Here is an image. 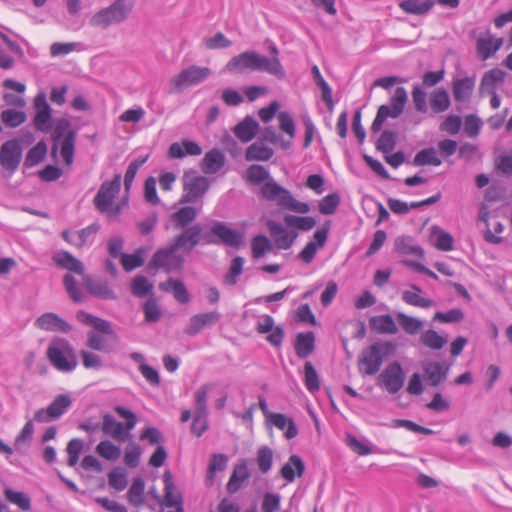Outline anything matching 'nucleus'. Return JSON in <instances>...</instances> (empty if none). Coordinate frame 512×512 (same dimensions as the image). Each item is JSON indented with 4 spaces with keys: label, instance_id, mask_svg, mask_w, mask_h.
<instances>
[{
    "label": "nucleus",
    "instance_id": "nucleus-7",
    "mask_svg": "<svg viewBox=\"0 0 512 512\" xmlns=\"http://www.w3.org/2000/svg\"><path fill=\"white\" fill-rule=\"evenodd\" d=\"M178 250L179 249L175 247L172 242L166 247L157 249L149 261V268L156 270L162 269L166 273L181 270L185 259Z\"/></svg>",
    "mask_w": 512,
    "mask_h": 512
},
{
    "label": "nucleus",
    "instance_id": "nucleus-22",
    "mask_svg": "<svg viewBox=\"0 0 512 512\" xmlns=\"http://www.w3.org/2000/svg\"><path fill=\"white\" fill-rule=\"evenodd\" d=\"M290 191L279 185L274 179L266 181L261 187V195L268 201L275 202L283 208Z\"/></svg>",
    "mask_w": 512,
    "mask_h": 512
},
{
    "label": "nucleus",
    "instance_id": "nucleus-58",
    "mask_svg": "<svg viewBox=\"0 0 512 512\" xmlns=\"http://www.w3.org/2000/svg\"><path fill=\"white\" fill-rule=\"evenodd\" d=\"M86 345L92 350L104 353H109L112 350L110 345L107 343L106 338L103 335L93 331L87 334Z\"/></svg>",
    "mask_w": 512,
    "mask_h": 512
},
{
    "label": "nucleus",
    "instance_id": "nucleus-33",
    "mask_svg": "<svg viewBox=\"0 0 512 512\" xmlns=\"http://www.w3.org/2000/svg\"><path fill=\"white\" fill-rule=\"evenodd\" d=\"M159 288L165 292L171 291L174 298L179 303L186 304L190 301L188 291L183 282L180 280L169 278L166 282L160 283Z\"/></svg>",
    "mask_w": 512,
    "mask_h": 512
},
{
    "label": "nucleus",
    "instance_id": "nucleus-31",
    "mask_svg": "<svg viewBox=\"0 0 512 512\" xmlns=\"http://www.w3.org/2000/svg\"><path fill=\"white\" fill-rule=\"evenodd\" d=\"M369 325L371 329L381 334H396L398 332L397 325L389 314L371 317Z\"/></svg>",
    "mask_w": 512,
    "mask_h": 512
},
{
    "label": "nucleus",
    "instance_id": "nucleus-46",
    "mask_svg": "<svg viewBox=\"0 0 512 512\" xmlns=\"http://www.w3.org/2000/svg\"><path fill=\"white\" fill-rule=\"evenodd\" d=\"M147 252V249L144 247H140L135 250L132 254H122L121 264L125 271L130 272L136 268L143 266L145 260L144 255Z\"/></svg>",
    "mask_w": 512,
    "mask_h": 512
},
{
    "label": "nucleus",
    "instance_id": "nucleus-62",
    "mask_svg": "<svg viewBox=\"0 0 512 512\" xmlns=\"http://www.w3.org/2000/svg\"><path fill=\"white\" fill-rule=\"evenodd\" d=\"M396 145V133L390 130L382 132L377 140L376 147L379 151L384 154H388L393 151Z\"/></svg>",
    "mask_w": 512,
    "mask_h": 512
},
{
    "label": "nucleus",
    "instance_id": "nucleus-26",
    "mask_svg": "<svg viewBox=\"0 0 512 512\" xmlns=\"http://www.w3.org/2000/svg\"><path fill=\"white\" fill-rule=\"evenodd\" d=\"M305 472V464L300 456L291 455L288 461L282 466L280 470L281 476L291 483L295 480L296 476L301 477Z\"/></svg>",
    "mask_w": 512,
    "mask_h": 512
},
{
    "label": "nucleus",
    "instance_id": "nucleus-14",
    "mask_svg": "<svg viewBox=\"0 0 512 512\" xmlns=\"http://www.w3.org/2000/svg\"><path fill=\"white\" fill-rule=\"evenodd\" d=\"M100 230V224L94 222L80 230H64L61 234L64 241L77 248L91 244Z\"/></svg>",
    "mask_w": 512,
    "mask_h": 512
},
{
    "label": "nucleus",
    "instance_id": "nucleus-34",
    "mask_svg": "<svg viewBox=\"0 0 512 512\" xmlns=\"http://www.w3.org/2000/svg\"><path fill=\"white\" fill-rule=\"evenodd\" d=\"M269 422L279 430H285V437L292 439L297 436L298 429L291 418H287L284 414L273 413L269 414Z\"/></svg>",
    "mask_w": 512,
    "mask_h": 512
},
{
    "label": "nucleus",
    "instance_id": "nucleus-37",
    "mask_svg": "<svg viewBox=\"0 0 512 512\" xmlns=\"http://www.w3.org/2000/svg\"><path fill=\"white\" fill-rule=\"evenodd\" d=\"M504 77L505 73L500 69L495 68L487 71L481 79L480 93L496 91L497 85L504 81Z\"/></svg>",
    "mask_w": 512,
    "mask_h": 512
},
{
    "label": "nucleus",
    "instance_id": "nucleus-1",
    "mask_svg": "<svg viewBox=\"0 0 512 512\" xmlns=\"http://www.w3.org/2000/svg\"><path fill=\"white\" fill-rule=\"evenodd\" d=\"M228 72L242 73L246 70L263 71L278 79L286 77L285 70L276 60L270 61L268 57L258 54L253 50L242 52L232 57L225 66Z\"/></svg>",
    "mask_w": 512,
    "mask_h": 512
},
{
    "label": "nucleus",
    "instance_id": "nucleus-8",
    "mask_svg": "<svg viewBox=\"0 0 512 512\" xmlns=\"http://www.w3.org/2000/svg\"><path fill=\"white\" fill-rule=\"evenodd\" d=\"M203 240L206 244H223L239 248L243 244L244 234L230 228L224 222L216 221L210 229V234L203 235Z\"/></svg>",
    "mask_w": 512,
    "mask_h": 512
},
{
    "label": "nucleus",
    "instance_id": "nucleus-63",
    "mask_svg": "<svg viewBox=\"0 0 512 512\" xmlns=\"http://www.w3.org/2000/svg\"><path fill=\"white\" fill-rule=\"evenodd\" d=\"M247 179L251 183L259 185L271 178L269 172L263 166L254 164L247 169Z\"/></svg>",
    "mask_w": 512,
    "mask_h": 512
},
{
    "label": "nucleus",
    "instance_id": "nucleus-17",
    "mask_svg": "<svg viewBox=\"0 0 512 512\" xmlns=\"http://www.w3.org/2000/svg\"><path fill=\"white\" fill-rule=\"evenodd\" d=\"M164 496L160 504L167 508L183 507V498L174 484L173 475L169 470L163 474Z\"/></svg>",
    "mask_w": 512,
    "mask_h": 512
},
{
    "label": "nucleus",
    "instance_id": "nucleus-23",
    "mask_svg": "<svg viewBox=\"0 0 512 512\" xmlns=\"http://www.w3.org/2000/svg\"><path fill=\"white\" fill-rule=\"evenodd\" d=\"M83 281L92 296L103 300H115L117 298L114 290L107 281L96 280L88 275L83 277Z\"/></svg>",
    "mask_w": 512,
    "mask_h": 512
},
{
    "label": "nucleus",
    "instance_id": "nucleus-15",
    "mask_svg": "<svg viewBox=\"0 0 512 512\" xmlns=\"http://www.w3.org/2000/svg\"><path fill=\"white\" fill-rule=\"evenodd\" d=\"M34 108L36 111L34 125L41 132H48L52 127V109L47 102L46 95L43 92L38 93L34 98Z\"/></svg>",
    "mask_w": 512,
    "mask_h": 512
},
{
    "label": "nucleus",
    "instance_id": "nucleus-57",
    "mask_svg": "<svg viewBox=\"0 0 512 512\" xmlns=\"http://www.w3.org/2000/svg\"><path fill=\"white\" fill-rule=\"evenodd\" d=\"M153 289V285L145 276L137 275L131 283V292L134 296L142 298L149 294Z\"/></svg>",
    "mask_w": 512,
    "mask_h": 512
},
{
    "label": "nucleus",
    "instance_id": "nucleus-2",
    "mask_svg": "<svg viewBox=\"0 0 512 512\" xmlns=\"http://www.w3.org/2000/svg\"><path fill=\"white\" fill-rule=\"evenodd\" d=\"M396 344L391 341H377L364 349L358 360L359 370L363 375H375L379 372L385 359L394 355Z\"/></svg>",
    "mask_w": 512,
    "mask_h": 512
},
{
    "label": "nucleus",
    "instance_id": "nucleus-48",
    "mask_svg": "<svg viewBox=\"0 0 512 512\" xmlns=\"http://www.w3.org/2000/svg\"><path fill=\"white\" fill-rule=\"evenodd\" d=\"M396 319H397L400 327L407 334L415 335L423 328L422 320L412 317V316H409V315H406L403 312H398L396 314Z\"/></svg>",
    "mask_w": 512,
    "mask_h": 512
},
{
    "label": "nucleus",
    "instance_id": "nucleus-40",
    "mask_svg": "<svg viewBox=\"0 0 512 512\" xmlns=\"http://www.w3.org/2000/svg\"><path fill=\"white\" fill-rule=\"evenodd\" d=\"M274 154L272 148L260 142L251 144L245 153L247 161H268Z\"/></svg>",
    "mask_w": 512,
    "mask_h": 512
},
{
    "label": "nucleus",
    "instance_id": "nucleus-13",
    "mask_svg": "<svg viewBox=\"0 0 512 512\" xmlns=\"http://www.w3.org/2000/svg\"><path fill=\"white\" fill-rule=\"evenodd\" d=\"M405 375L399 362L390 363L379 376L380 384L390 394H396L404 385Z\"/></svg>",
    "mask_w": 512,
    "mask_h": 512
},
{
    "label": "nucleus",
    "instance_id": "nucleus-56",
    "mask_svg": "<svg viewBox=\"0 0 512 512\" xmlns=\"http://www.w3.org/2000/svg\"><path fill=\"white\" fill-rule=\"evenodd\" d=\"M64 287L69 295V297L76 303H81L84 301V295L77 285V281L75 277L69 273H67L63 278Z\"/></svg>",
    "mask_w": 512,
    "mask_h": 512
},
{
    "label": "nucleus",
    "instance_id": "nucleus-3",
    "mask_svg": "<svg viewBox=\"0 0 512 512\" xmlns=\"http://www.w3.org/2000/svg\"><path fill=\"white\" fill-rule=\"evenodd\" d=\"M114 411L120 417L125 419V423L117 421L110 413H105L102 416L101 431L104 435L111 437L118 442H123L127 439L129 431L135 427L137 417L132 411L124 406H115Z\"/></svg>",
    "mask_w": 512,
    "mask_h": 512
},
{
    "label": "nucleus",
    "instance_id": "nucleus-6",
    "mask_svg": "<svg viewBox=\"0 0 512 512\" xmlns=\"http://www.w3.org/2000/svg\"><path fill=\"white\" fill-rule=\"evenodd\" d=\"M407 99L405 88L397 87L390 99V105H381L378 108L376 117L371 125V131L373 133L380 132L388 117L398 118L404 110Z\"/></svg>",
    "mask_w": 512,
    "mask_h": 512
},
{
    "label": "nucleus",
    "instance_id": "nucleus-41",
    "mask_svg": "<svg viewBox=\"0 0 512 512\" xmlns=\"http://www.w3.org/2000/svg\"><path fill=\"white\" fill-rule=\"evenodd\" d=\"M395 249L402 255L422 257L423 249L410 236H401L395 240Z\"/></svg>",
    "mask_w": 512,
    "mask_h": 512
},
{
    "label": "nucleus",
    "instance_id": "nucleus-42",
    "mask_svg": "<svg viewBox=\"0 0 512 512\" xmlns=\"http://www.w3.org/2000/svg\"><path fill=\"white\" fill-rule=\"evenodd\" d=\"M228 457L225 454H213L208 465L206 484L212 486L216 472L224 471L227 467Z\"/></svg>",
    "mask_w": 512,
    "mask_h": 512
},
{
    "label": "nucleus",
    "instance_id": "nucleus-25",
    "mask_svg": "<svg viewBox=\"0 0 512 512\" xmlns=\"http://www.w3.org/2000/svg\"><path fill=\"white\" fill-rule=\"evenodd\" d=\"M202 153L201 146L192 140H183L174 142L169 146L168 157L171 159H181L185 156H199Z\"/></svg>",
    "mask_w": 512,
    "mask_h": 512
},
{
    "label": "nucleus",
    "instance_id": "nucleus-28",
    "mask_svg": "<svg viewBox=\"0 0 512 512\" xmlns=\"http://www.w3.org/2000/svg\"><path fill=\"white\" fill-rule=\"evenodd\" d=\"M53 261L59 267L67 269L79 275L84 274L83 263L67 251H59L54 254Z\"/></svg>",
    "mask_w": 512,
    "mask_h": 512
},
{
    "label": "nucleus",
    "instance_id": "nucleus-36",
    "mask_svg": "<svg viewBox=\"0 0 512 512\" xmlns=\"http://www.w3.org/2000/svg\"><path fill=\"white\" fill-rule=\"evenodd\" d=\"M435 4V0H403L399 7L405 13L423 15L429 12Z\"/></svg>",
    "mask_w": 512,
    "mask_h": 512
},
{
    "label": "nucleus",
    "instance_id": "nucleus-53",
    "mask_svg": "<svg viewBox=\"0 0 512 512\" xmlns=\"http://www.w3.org/2000/svg\"><path fill=\"white\" fill-rule=\"evenodd\" d=\"M420 341L424 346L433 350H440L447 343V339L439 335L433 329H429L422 333Z\"/></svg>",
    "mask_w": 512,
    "mask_h": 512
},
{
    "label": "nucleus",
    "instance_id": "nucleus-24",
    "mask_svg": "<svg viewBox=\"0 0 512 512\" xmlns=\"http://www.w3.org/2000/svg\"><path fill=\"white\" fill-rule=\"evenodd\" d=\"M503 45L502 38H495L490 32L477 39L476 49L481 60H487L493 56Z\"/></svg>",
    "mask_w": 512,
    "mask_h": 512
},
{
    "label": "nucleus",
    "instance_id": "nucleus-55",
    "mask_svg": "<svg viewBox=\"0 0 512 512\" xmlns=\"http://www.w3.org/2000/svg\"><path fill=\"white\" fill-rule=\"evenodd\" d=\"M304 382L310 393L317 392L320 389V382L317 371L311 362L307 361L304 366Z\"/></svg>",
    "mask_w": 512,
    "mask_h": 512
},
{
    "label": "nucleus",
    "instance_id": "nucleus-59",
    "mask_svg": "<svg viewBox=\"0 0 512 512\" xmlns=\"http://www.w3.org/2000/svg\"><path fill=\"white\" fill-rule=\"evenodd\" d=\"M5 496L9 502L17 505L23 511H28L31 508V500L29 496L23 492L8 488L5 490Z\"/></svg>",
    "mask_w": 512,
    "mask_h": 512
},
{
    "label": "nucleus",
    "instance_id": "nucleus-5",
    "mask_svg": "<svg viewBox=\"0 0 512 512\" xmlns=\"http://www.w3.org/2000/svg\"><path fill=\"white\" fill-rule=\"evenodd\" d=\"M47 357L54 368L69 373L78 365L77 354L70 342L64 338H54L47 348Z\"/></svg>",
    "mask_w": 512,
    "mask_h": 512
},
{
    "label": "nucleus",
    "instance_id": "nucleus-43",
    "mask_svg": "<svg viewBox=\"0 0 512 512\" xmlns=\"http://www.w3.org/2000/svg\"><path fill=\"white\" fill-rule=\"evenodd\" d=\"M451 101L446 89L438 88L430 96V107L434 113H442L450 107Z\"/></svg>",
    "mask_w": 512,
    "mask_h": 512
},
{
    "label": "nucleus",
    "instance_id": "nucleus-47",
    "mask_svg": "<svg viewBox=\"0 0 512 512\" xmlns=\"http://www.w3.org/2000/svg\"><path fill=\"white\" fill-rule=\"evenodd\" d=\"M72 400L71 397L67 394L58 395L52 403L47 407L50 413V416L54 418V420L60 418L71 406Z\"/></svg>",
    "mask_w": 512,
    "mask_h": 512
},
{
    "label": "nucleus",
    "instance_id": "nucleus-39",
    "mask_svg": "<svg viewBox=\"0 0 512 512\" xmlns=\"http://www.w3.org/2000/svg\"><path fill=\"white\" fill-rule=\"evenodd\" d=\"M127 499L134 507H140L145 502V482L141 477L133 479L127 492Z\"/></svg>",
    "mask_w": 512,
    "mask_h": 512
},
{
    "label": "nucleus",
    "instance_id": "nucleus-64",
    "mask_svg": "<svg viewBox=\"0 0 512 512\" xmlns=\"http://www.w3.org/2000/svg\"><path fill=\"white\" fill-rule=\"evenodd\" d=\"M340 204V196L337 193L326 195L319 202V211L323 215L333 214Z\"/></svg>",
    "mask_w": 512,
    "mask_h": 512
},
{
    "label": "nucleus",
    "instance_id": "nucleus-35",
    "mask_svg": "<svg viewBox=\"0 0 512 512\" xmlns=\"http://www.w3.org/2000/svg\"><path fill=\"white\" fill-rule=\"evenodd\" d=\"M412 290H406L402 292V300L411 306L420 308H429L433 306L434 301L421 296L422 289L417 285H411Z\"/></svg>",
    "mask_w": 512,
    "mask_h": 512
},
{
    "label": "nucleus",
    "instance_id": "nucleus-45",
    "mask_svg": "<svg viewBox=\"0 0 512 512\" xmlns=\"http://www.w3.org/2000/svg\"><path fill=\"white\" fill-rule=\"evenodd\" d=\"M47 154V145L44 141H39L26 154L24 167L31 168L41 163Z\"/></svg>",
    "mask_w": 512,
    "mask_h": 512
},
{
    "label": "nucleus",
    "instance_id": "nucleus-30",
    "mask_svg": "<svg viewBox=\"0 0 512 512\" xmlns=\"http://www.w3.org/2000/svg\"><path fill=\"white\" fill-rule=\"evenodd\" d=\"M259 129L258 122L250 116H246L234 128L235 136L242 142L251 141L257 134Z\"/></svg>",
    "mask_w": 512,
    "mask_h": 512
},
{
    "label": "nucleus",
    "instance_id": "nucleus-54",
    "mask_svg": "<svg viewBox=\"0 0 512 512\" xmlns=\"http://www.w3.org/2000/svg\"><path fill=\"white\" fill-rule=\"evenodd\" d=\"M256 462L259 470L266 474L268 473L273 464V451L268 446H262L257 451Z\"/></svg>",
    "mask_w": 512,
    "mask_h": 512
},
{
    "label": "nucleus",
    "instance_id": "nucleus-9",
    "mask_svg": "<svg viewBox=\"0 0 512 512\" xmlns=\"http://www.w3.org/2000/svg\"><path fill=\"white\" fill-rule=\"evenodd\" d=\"M184 194L181 197L182 203H194L201 198L209 189V181L195 170L186 171L183 175Z\"/></svg>",
    "mask_w": 512,
    "mask_h": 512
},
{
    "label": "nucleus",
    "instance_id": "nucleus-18",
    "mask_svg": "<svg viewBox=\"0 0 512 512\" xmlns=\"http://www.w3.org/2000/svg\"><path fill=\"white\" fill-rule=\"evenodd\" d=\"M35 325L44 331L69 333L72 326L56 313H44L37 318Z\"/></svg>",
    "mask_w": 512,
    "mask_h": 512
},
{
    "label": "nucleus",
    "instance_id": "nucleus-4",
    "mask_svg": "<svg viewBox=\"0 0 512 512\" xmlns=\"http://www.w3.org/2000/svg\"><path fill=\"white\" fill-rule=\"evenodd\" d=\"M134 7L132 0H115L111 5L100 9L89 20L92 27L107 29L126 21Z\"/></svg>",
    "mask_w": 512,
    "mask_h": 512
},
{
    "label": "nucleus",
    "instance_id": "nucleus-49",
    "mask_svg": "<svg viewBox=\"0 0 512 512\" xmlns=\"http://www.w3.org/2000/svg\"><path fill=\"white\" fill-rule=\"evenodd\" d=\"M76 136L75 131H68L61 142L60 154L67 165H71L74 160Z\"/></svg>",
    "mask_w": 512,
    "mask_h": 512
},
{
    "label": "nucleus",
    "instance_id": "nucleus-44",
    "mask_svg": "<svg viewBox=\"0 0 512 512\" xmlns=\"http://www.w3.org/2000/svg\"><path fill=\"white\" fill-rule=\"evenodd\" d=\"M249 478V471L246 464L235 467L230 479L227 483V490L230 494L236 493L242 486L243 482Z\"/></svg>",
    "mask_w": 512,
    "mask_h": 512
},
{
    "label": "nucleus",
    "instance_id": "nucleus-21",
    "mask_svg": "<svg viewBox=\"0 0 512 512\" xmlns=\"http://www.w3.org/2000/svg\"><path fill=\"white\" fill-rule=\"evenodd\" d=\"M219 319L220 314L216 311L194 315L190 318L185 333L189 336H195L200 333L203 328L216 324Z\"/></svg>",
    "mask_w": 512,
    "mask_h": 512
},
{
    "label": "nucleus",
    "instance_id": "nucleus-50",
    "mask_svg": "<svg viewBox=\"0 0 512 512\" xmlns=\"http://www.w3.org/2000/svg\"><path fill=\"white\" fill-rule=\"evenodd\" d=\"M284 222L288 227L301 231H309L316 225L315 219L310 216L286 215Z\"/></svg>",
    "mask_w": 512,
    "mask_h": 512
},
{
    "label": "nucleus",
    "instance_id": "nucleus-61",
    "mask_svg": "<svg viewBox=\"0 0 512 512\" xmlns=\"http://www.w3.org/2000/svg\"><path fill=\"white\" fill-rule=\"evenodd\" d=\"M3 123L11 128H16L26 121V114L23 111L6 109L2 112Z\"/></svg>",
    "mask_w": 512,
    "mask_h": 512
},
{
    "label": "nucleus",
    "instance_id": "nucleus-16",
    "mask_svg": "<svg viewBox=\"0 0 512 512\" xmlns=\"http://www.w3.org/2000/svg\"><path fill=\"white\" fill-rule=\"evenodd\" d=\"M202 236V227L200 224H195L184 229L182 233L177 235L171 242L179 250L182 249L186 252H191L195 246L200 243Z\"/></svg>",
    "mask_w": 512,
    "mask_h": 512
},
{
    "label": "nucleus",
    "instance_id": "nucleus-29",
    "mask_svg": "<svg viewBox=\"0 0 512 512\" xmlns=\"http://www.w3.org/2000/svg\"><path fill=\"white\" fill-rule=\"evenodd\" d=\"M294 348L299 358H307L315 349L314 333L311 331L298 333L296 335Z\"/></svg>",
    "mask_w": 512,
    "mask_h": 512
},
{
    "label": "nucleus",
    "instance_id": "nucleus-10",
    "mask_svg": "<svg viewBox=\"0 0 512 512\" xmlns=\"http://www.w3.org/2000/svg\"><path fill=\"white\" fill-rule=\"evenodd\" d=\"M210 74L209 68L192 65L175 75L171 79V85L174 91L180 92L187 87L203 82Z\"/></svg>",
    "mask_w": 512,
    "mask_h": 512
},
{
    "label": "nucleus",
    "instance_id": "nucleus-11",
    "mask_svg": "<svg viewBox=\"0 0 512 512\" xmlns=\"http://www.w3.org/2000/svg\"><path fill=\"white\" fill-rule=\"evenodd\" d=\"M23 156V147L17 139L4 142L0 148V165L10 175L18 169Z\"/></svg>",
    "mask_w": 512,
    "mask_h": 512
},
{
    "label": "nucleus",
    "instance_id": "nucleus-12",
    "mask_svg": "<svg viewBox=\"0 0 512 512\" xmlns=\"http://www.w3.org/2000/svg\"><path fill=\"white\" fill-rule=\"evenodd\" d=\"M121 179V174H116L112 180L105 181L101 184L93 199L94 206L99 212L107 211L109 205L114 202L121 188Z\"/></svg>",
    "mask_w": 512,
    "mask_h": 512
},
{
    "label": "nucleus",
    "instance_id": "nucleus-60",
    "mask_svg": "<svg viewBox=\"0 0 512 512\" xmlns=\"http://www.w3.org/2000/svg\"><path fill=\"white\" fill-rule=\"evenodd\" d=\"M251 248L253 257L258 259L272 249V244L266 236L257 235L252 239Z\"/></svg>",
    "mask_w": 512,
    "mask_h": 512
},
{
    "label": "nucleus",
    "instance_id": "nucleus-38",
    "mask_svg": "<svg viewBox=\"0 0 512 512\" xmlns=\"http://www.w3.org/2000/svg\"><path fill=\"white\" fill-rule=\"evenodd\" d=\"M198 216V211L192 206H184L171 214V220L176 228H186Z\"/></svg>",
    "mask_w": 512,
    "mask_h": 512
},
{
    "label": "nucleus",
    "instance_id": "nucleus-51",
    "mask_svg": "<svg viewBox=\"0 0 512 512\" xmlns=\"http://www.w3.org/2000/svg\"><path fill=\"white\" fill-rule=\"evenodd\" d=\"M442 161L437 156L436 150L434 148H426L419 151L413 160V164L415 166H424V165H433L439 166Z\"/></svg>",
    "mask_w": 512,
    "mask_h": 512
},
{
    "label": "nucleus",
    "instance_id": "nucleus-27",
    "mask_svg": "<svg viewBox=\"0 0 512 512\" xmlns=\"http://www.w3.org/2000/svg\"><path fill=\"white\" fill-rule=\"evenodd\" d=\"M225 165V156L219 149L208 151L202 159L201 168L206 174H216Z\"/></svg>",
    "mask_w": 512,
    "mask_h": 512
},
{
    "label": "nucleus",
    "instance_id": "nucleus-32",
    "mask_svg": "<svg viewBox=\"0 0 512 512\" xmlns=\"http://www.w3.org/2000/svg\"><path fill=\"white\" fill-rule=\"evenodd\" d=\"M475 86V80L471 77L460 78L453 83V96L457 102L469 100Z\"/></svg>",
    "mask_w": 512,
    "mask_h": 512
},
{
    "label": "nucleus",
    "instance_id": "nucleus-19",
    "mask_svg": "<svg viewBox=\"0 0 512 512\" xmlns=\"http://www.w3.org/2000/svg\"><path fill=\"white\" fill-rule=\"evenodd\" d=\"M266 226L279 249H289L297 237L296 232H288L280 223L274 220H268Z\"/></svg>",
    "mask_w": 512,
    "mask_h": 512
},
{
    "label": "nucleus",
    "instance_id": "nucleus-20",
    "mask_svg": "<svg viewBox=\"0 0 512 512\" xmlns=\"http://www.w3.org/2000/svg\"><path fill=\"white\" fill-rule=\"evenodd\" d=\"M450 366L445 362H429L424 365L423 371L426 382L433 387L443 383L449 373Z\"/></svg>",
    "mask_w": 512,
    "mask_h": 512
},
{
    "label": "nucleus",
    "instance_id": "nucleus-52",
    "mask_svg": "<svg viewBox=\"0 0 512 512\" xmlns=\"http://www.w3.org/2000/svg\"><path fill=\"white\" fill-rule=\"evenodd\" d=\"M96 452L104 459L109 461H116L121 456V449L119 446L113 444L109 440H102L96 447Z\"/></svg>",
    "mask_w": 512,
    "mask_h": 512
}]
</instances>
